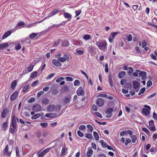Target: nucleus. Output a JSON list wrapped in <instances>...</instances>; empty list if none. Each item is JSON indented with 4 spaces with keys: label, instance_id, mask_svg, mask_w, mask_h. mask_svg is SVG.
I'll return each instance as SVG.
<instances>
[{
    "label": "nucleus",
    "instance_id": "f257e3e1",
    "mask_svg": "<svg viewBox=\"0 0 157 157\" xmlns=\"http://www.w3.org/2000/svg\"><path fill=\"white\" fill-rule=\"evenodd\" d=\"M96 44L100 49L104 52L106 51L107 43L105 40H103L101 42H97Z\"/></svg>",
    "mask_w": 157,
    "mask_h": 157
},
{
    "label": "nucleus",
    "instance_id": "f03ea898",
    "mask_svg": "<svg viewBox=\"0 0 157 157\" xmlns=\"http://www.w3.org/2000/svg\"><path fill=\"white\" fill-rule=\"evenodd\" d=\"M16 121L19 122L18 118L14 115L13 116L10 124V127H12L14 129H16L17 127V124Z\"/></svg>",
    "mask_w": 157,
    "mask_h": 157
},
{
    "label": "nucleus",
    "instance_id": "7ed1b4c3",
    "mask_svg": "<svg viewBox=\"0 0 157 157\" xmlns=\"http://www.w3.org/2000/svg\"><path fill=\"white\" fill-rule=\"evenodd\" d=\"M144 106L146 108L143 109L142 113L145 116H148L150 114L151 108L150 106L147 105H145Z\"/></svg>",
    "mask_w": 157,
    "mask_h": 157
},
{
    "label": "nucleus",
    "instance_id": "20e7f679",
    "mask_svg": "<svg viewBox=\"0 0 157 157\" xmlns=\"http://www.w3.org/2000/svg\"><path fill=\"white\" fill-rule=\"evenodd\" d=\"M120 33L119 32H114L111 33L108 38L109 42L111 43H112L115 36Z\"/></svg>",
    "mask_w": 157,
    "mask_h": 157
},
{
    "label": "nucleus",
    "instance_id": "39448f33",
    "mask_svg": "<svg viewBox=\"0 0 157 157\" xmlns=\"http://www.w3.org/2000/svg\"><path fill=\"white\" fill-rule=\"evenodd\" d=\"M9 147L8 145H7L5 148L2 151V155L5 156L7 155L8 156H10L11 154L12 151H9Z\"/></svg>",
    "mask_w": 157,
    "mask_h": 157
},
{
    "label": "nucleus",
    "instance_id": "423d86ee",
    "mask_svg": "<svg viewBox=\"0 0 157 157\" xmlns=\"http://www.w3.org/2000/svg\"><path fill=\"white\" fill-rule=\"evenodd\" d=\"M88 50L91 56H94L96 54V48L92 45L90 46L88 48Z\"/></svg>",
    "mask_w": 157,
    "mask_h": 157
},
{
    "label": "nucleus",
    "instance_id": "0eeeda50",
    "mask_svg": "<svg viewBox=\"0 0 157 157\" xmlns=\"http://www.w3.org/2000/svg\"><path fill=\"white\" fill-rule=\"evenodd\" d=\"M105 102V99L102 98H99L96 100V104L99 107L103 106Z\"/></svg>",
    "mask_w": 157,
    "mask_h": 157
},
{
    "label": "nucleus",
    "instance_id": "6e6552de",
    "mask_svg": "<svg viewBox=\"0 0 157 157\" xmlns=\"http://www.w3.org/2000/svg\"><path fill=\"white\" fill-rule=\"evenodd\" d=\"M113 111V109L111 108H109L106 109L105 113L107 114L106 117H111L112 115V113Z\"/></svg>",
    "mask_w": 157,
    "mask_h": 157
},
{
    "label": "nucleus",
    "instance_id": "1a4fd4ad",
    "mask_svg": "<svg viewBox=\"0 0 157 157\" xmlns=\"http://www.w3.org/2000/svg\"><path fill=\"white\" fill-rule=\"evenodd\" d=\"M63 57H60L58 59V60L60 62H64L66 60L68 61L69 58L67 54H64Z\"/></svg>",
    "mask_w": 157,
    "mask_h": 157
},
{
    "label": "nucleus",
    "instance_id": "9d476101",
    "mask_svg": "<svg viewBox=\"0 0 157 157\" xmlns=\"http://www.w3.org/2000/svg\"><path fill=\"white\" fill-rule=\"evenodd\" d=\"M9 112L8 109L7 108H4L2 110L1 113V117L2 118H5L8 113Z\"/></svg>",
    "mask_w": 157,
    "mask_h": 157
},
{
    "label": "nucleus",
    "instance_id": "9b49d317",
    "mask_svg": "<svg viewBox=\"0 0 157 157\" xmlns=\"http://www.w3.org/2000/svg\"><path fill=\"white\" fill-rule=\"evenodd\" d=\"M25 23L24 22L21 21L19 22L13 29V30L15 31L17 29L22 28L24 25Z\"/></svg>",
    "mask_w": 157,
    "mask_h": 157
},
{
    "label": "nucleus",
    "instance_id": "f8f14e48",
    "mask_svg": "<svg viewBox=\"0 0 157 157\" xmlns=\"http://www.w3.org/2000/svg\"><path fill=\"white\" fill-rule=\"evenodd\" d=\"M41 109V106L38 104L34 105L32 107V110L36 112L40 111Z\"/></svg>",
    "mask_w": 157,
    "mask_h": 157
},
{
    "label": "nucleus",
    "instance_id": "ddd939ff",
    "mask_svg": "<svg viewBox=\"0 0 157 157\" xmlns=\"http://www.w3.org/2000/svg\"><path fill=\"white\" fill-rule=\"evenodd\" d=\"M77 94L78 96L81 95L83 96L84 94V91L82 90V86H80L77 90Z\"/></svg>",
    "mask_w": 157,
    "mask_h": 157
},
{
    "label": "nucleus",
    "instance_id": "4468645a",
    "mask_svg": "<svg viewBox=\"0 0 157 157\" xmlns=\"http://www.w3.org/2000/svg\"><path fill=\"white\" fill-rule=\"evenodd\" d=\"M114 78V76L111 73H109L108 75V81L111 86H113V79Z\"/></svg>",
    "mask_w": 157,
    "mask_h": 157
},
{
    "label": "nucleus",
    "instance_id": "2eb2a0df",
    "mask_svg": "<svg viewBox=\"0 0 157 157\" xmlns=\"http://www.w3.org/2000/svg\"><path fill=\"white\" fill-rule=\"evenodd\" d=\"M59 61L55 59H53L52 60V64L56 67H60L62 65V64L60 63Z\"/></svg>",
    "mask_w": 157,
    "mask_h": 157
},
{
    "label": "nucleus",
    "instance_id": "dca6fc26",
    "mask_svg": "<svg viewBox=\"0 0 157 157\" xmlns=\"http://www.w3.org/2000/svg\"><path fill=\"white\" fill-rule=\"evenodd\" d=\"M71 99V96L70 95H69L68 96L66 97L64 101V103L65 104L69 103L70 102Z\"/></svg>",
    "mask_w": 157,
    "mask_h": 157
},
{
    "label": "nucleus",
    "instance_id": "f3484780",
    "mask_svg": "<svg viewBox=\"0 0 157 157\" xmlns=\"http://www.w3.org/2000/svg\"><path fill=\"white\" fill-rule=\"evenodd\" d=\"M18 95V93L17 91H15L11 95L10 97V99L11 101L14 100Z\"/></svg>",
    "mask_w": 157,
    "mask_h": 157
},
{
    "label": "nucleus",
    "instance_id": "a211bd4d",
    "mask_svg": "<svg viewBox=\"0 0 157 157\" xmlns=\"http://www.w3.org/2000/svg\"><path fill=\"white\" fill-rule=\"evenodd\" d=\"M60 12V11L59 10V9H55L49 14V16L50 17H52L56 14L59 13Z\"/></svg>",
    "mask_w": 157,
    "mask_h": 157
},
{
    "label": "nucleus",
    "instance_id": "6ab92c4d",
    "mask_svg": "<svg viewBox=\"0 0 157 157\" xmlns=\"http://www.w3.org/2000/svg\"><path fill=\"white\" fill-rule=\"evenodd\" d=\"M12 32V31L11 30L8 31L6 32L4 35L2 36V39L4 40L5 38H6L8 36L11 35Z\"/></svg>",
    "mask_w": 157,
    "mask_h": 157
},
{
    "label": "nucleus",
    "instance_id": "aec40b11",
    "mask_svg": "<svg viewBox=\"0 0 157 157\" xmlns=\"http://www.w3.org/2000/svg\"><path fill=\"white\" fill-rule=\"evenodd\" d=\"M57 115V114L55 113H47L45 114V116L48 118H53L55 117Z\"/></svg>",
    "mask_w": 157,
    "mask_h": 157
},
{
    "label": "nucleus",
    "instance_id": "412c9836",
    "mask_svg": "<svg viewBox=\"0 0 157 157\" xmlns=\"http://www.w3.org/2000/svg\"><path fill=\"white\" fill-rule=\"evenodd\" d=\"M70 44L69 42L67 40H64L62 43V46L64 47H67Z\"/></svg>",
    "mask_w": 157,
    "mask_h": 157
},
{
    "label": "nucleus",
    "instance_id": "4be33fe9",
    "mask_svg": "<svg viewBox=\"0 0 157 157\" xmlns=\"http://www.w3.org/2000/svg\"><path fill=\"white\" fill-rule=\"evenodd\" d=\"M88 151L86 152V156L88 157H90L93 153V151L91 147L88 148Z\"/></svg>",
    "mask_w": 157,
    "mask_h": 157
},
{
    "label": "nucleus",
    "instance_id": "5701e85b",
    "mask_svg": "<svg viewBox=\"0 0 157 157\" xmlns=\"http://www.w3.org/2000/svg\"><path fill=\"white\" fill-rule=\"evenodd\" d=\"M146 73L145 72L141 71L139 73V75L140 77H142V79H144L146 78Z\"/></svg>",
    "mask_w": 157,
    "mask_h": 157
},
{
    "label": "nucleus",
    "instance_id": "b1692460",
    "mask_svg": "<svg viewBox=\"0 0 157 157\" xmlns=\"http://www.w3.org/2000/svg\"><path fill=\"white\" fill-rule=\"evenodd\" d=\"M133 86L135 89H137V88H139L140 84L137 81H134L133 82Z\"/></svg>",
    "mask_w": 157,
    "mask_h": 157
},
{
    "label": "nucleus",
    "instance_id": "393cba45",
    "mask_svg": "<svg viewBox=\"0 0 157 157\" xmlns=\"http://www.w3.org/2000/svg\"><path fill=\"white\" fill-rule=\"evenodd\" d=\"M126 74V72L124 71L120 72L118 74V77L120 78H121L124 76Z\"/></svg>",
    "mask_w": 157,
    "mask_h": 157
},
{
    "label": "nucleus",
    "instance_id": "a878e982",
    "mask_svg": "<svg viewBox=\"0 0 157 157\" xmlns=\"http://www.w3.org/2000/svg\"><path fill=\"white\" fill-rule=\"evenodd\" d=\"M63 16L64 17L68 19L69 21H70L71 17V15L70 13H63Z\"/></svg>",
    "mask_w": 157,
    "mask_h": 157
},
{
    "label": "nucleus",
    "instance_id": "bb28decb",
    "mask_svg": "<svg viewBox=\"0 0 157 157\" xmlns=\"http://www.w3.org/2000/svg\"><path fill=\"white\" fill-rule=\"evenodd\" d=\"M17 84V81L16 80L12 81L11 84V87L12 89H14L16 86Z\"/></svg>",
    "mask_w": 157,
    "mask_h": 157
},
{
    "label": "nucleus",
    "instance_id": "cd10ccee",
    "mask_svg": "<svg viewBox=\"0 0 157 157\" xmlns=\"http://www.w3.org/2000/svg\"><path fill=\"white\" fill-rule=\"evenodd\" d=\"M8 124L7 122H4L2 123V128L4 131L6 130L7 127H8Z\"/></svg>",
    "mask_w": 157,
    "mask_h": 157
},
{
    "label": "nucleus",
    "instance_id": "c85d7f7f",
    "mask_svg": "<svg viewBox=\"0 0 157 157\" xmlns=\"http://www.w3.org/2000/svg\"><path fill=\"white\" fill-rule=\"evenodd\" d=\"M61 41V40L60 39H58L54 41L52 47H55L59 45Z\"/></svg>",
    "mask_w": 157,
    "mask_h": 157
},
{
    "label": "nucleus",
    "instance_id": "c756f323",
    "mask_svg": "<svg viewBox=\"0 0 157 157\" xmlns=\"http://www.w3.org/2000/svg\"><path fill=\"white\" fill-rule=\"evenodd\" d=\"M8 46V44L7 42H6L4 44H0V49H2L4 48H6Z\"/></svg>",
    "mask_w": 157,
    "mask_h": 157
},
{
    "label": "nucleus",
    "instance_id": "7c9ffc66",
    "mask_svg": "<svg viewBox=\"0 0 157 157\" xmlns=\"http://www.w3.org/2000/svg\"><path fill=\"white\" fill-rule=\"evenodd\" d=\"M102 147L103 148L106 147L107 146V144L103 140H101L100 141Z\"/></svg>",
    "mask_w": 157,
    "mask_h": 157
},
{
    "label": "nucleus",
    "instance_id": "2f4dec72",
    "mask_svg": "<svg viewBox=\"0 0 157 157\" xmlns=\"http://www.w3.org/2000/svg\"><path fill=\"white\" fill-rule=\"evenodd\" d=\"M85 136L86 138L89 139H92L93 138L92 135L89 133H87L85 134Z\"/></svg>",
    "mask_w": 157,
    "mask_h": 157
},
{
    "label": "nucleus",
    "instance_id": "473e14b6",
    "mask_svg": "<svg viewBox=\"0 0 157 157\" xmlns=\"http://www.w3.org/2000/svg\"><path fill=\"white\" fill-rule=\"evenodd\" d=\"M93 135H94V136L95 139L96 140H99V136L98 135V134L95 131H94L93 132Z\"/></svg>",
    "mask_w": 157,
    "mask_h": 157
},
{
    "label": "nucleus",
    "instance_id": "72a5a7b5",
    "mask_svg": "<svg viewBox=\"0 0 157 157\" xmlns=\"http://www.w3.org/2000/svg\"><path fill=\"white\" fill-rule=\"evenodd\" d=\"M45 66H46V64L44 63H42L41 66L39 68V70H41V71H40V73H42L43 70L45 67Z\"/></svg>",
    "mask_w": 157,
    "mask_h": 157
},
{
    "label": "nucleus",
    "instance_id": "f704fd0d",
    "mask_svg": "<svg viewBox=\"0 0 157 157\" xmlns=\"http://www.w3.org/2000/svg\"><path fill=\"white\" fill-rule=\"evenodd\" d=\"M49 102V100L47 98L44 99L42 101V103L44 105L48 104Z\"/></svg>",
    "mask_w": 157,
    "mask_h": 157
},
{
    "label": "nucleus",
    "instance_id": "c9c22d12",
    "mask_svg": "<svg viewBox=\"0 0 157 157\" xmlns=\"http://www.w3.org/2000/svg\"><path fill=\"white\" fill-rule=\"evenodd\" d=\"M40 116V113L36 114L34 115L33 116L31 117V118L33 120H34L36 119Z\"/></svg>",
    "mask_w": 157,
    "mask_h": 157
},
{
    "label": "nucleus",
    "instance_id": "e433bc0d",
    "mask_svg": "<svg viewBox=\"0 0 157 157\" xmlns=\"http://www.w3.org/2000/svg\"><path fill=\"white\" fill-rule=\"evenodd\" d=\"M33 66L32 64H30L27 67V70L29 72H31L33 70Z\"/></svg>",
    "mask_w": 157,
    "mask_h": 157
},
{
    "label": "nucleus",
    "instance_id": "4c0bfd02",
    "mask_svg": "<svg viewBox=\"0 0 157 157\" xmlns=\"http://www.w3.org/2000/svg\"><path fill=\"white\" fill-rule=\"evenodd\" d=\"M37 72L36 71H33L31 74L30 77L32 78H34L37 75Z\"/></svg>",
    "mask_w": 157,
    "mask_h": 157
},
{
    "label": "nucleus",
    "instance_id": "58836bf2",
    "mask_svg": "<svg viewBox=\"0 0 157 157\" xmlns=\"http://www.w3.org/2000/svg\"><path fill=\"white\" fill-rule=\"evenodd\" d=\"M128 75H131L133 71V70L132 67H128Z\"/></svg>",
    "mask_w": 157,
    "mask_h": 157
},
{
    "label": "nucleus",
    "instance_id": "ea45409f",
    "mask_svg": "<svg viewBox=\"0 0 157 157\" xmlns=\"http://www.w3.org/2000/svg\"><path fill=\"white\" fill-rule=\"evenodd\" d=\"M126 39L128 41H131L132 40V36L130 34H128L126 36Z\"/></svg>",
    "mask_w": 157,
    "mask_h": 157
},
{
    "label": "nucleus",
    "instance_id": "a19ab883",
    "mask_svg": "<svg viewBox=\"0 0 157 157\" xmlns=\"http://www.w3.org/2000/svg\"><path fill=\"white\" fill-rule=\"evenodd\" d=\"M16 157H20L19 149L18 147H16Z\"/></svg>",
    "mask_w": 157,
    "mask_h": 157
},
{
    "label": "nucleus",
    "instance_id": "79ce46f5",
    "mask_svg": "<svg viewBox=\"0 0 157 157\" xmlns=\"http://www.w3.org/2000/svg\"><path fill=\"white\" fill-rule=\"evenodd\" d=\"M130 137L132 138V143H135L137 139L136 136L135 135H133V136H131Z\"/></svg>",
    "mask_w": 157,
    "mask_h": 157
},
{
    "label": "nucleus",
    "instance_id": "37998d69",
    "mask_svg": "<svg viewBox=\"0 0 157 157\" xmlns=\"http://www.w3.org/2000/svg\"><path fill=\"white\" fill-rule=\"evenodd\" d=\"M145 88L144 87L142 88L140 90V91L139 92V93H138V94L139 95H140L141 94H143L144 92H145Z\"/></svg>",
    "mask_w": 157,
    "mask_h": 157
},
{
    "label": "nucleus",
    "instance_id": "c03bdc74",
    "mask_svg": "<svg viewBox=\"0 0 157 157\" xmlns=\"http://www.w3.org/2000/svg\"><path fill=\"white\" fill-rule=\"evenodd\" d=\"M83 38L84 39L88 40L90 38V36L89 35L86 34L84 36H83Z\"/></svg>",
    "mask_w": 157,
    "mask_h": 157
},
{
    "label": "nucleus",
    "instance_id": "a18cd8bd",
    "mask_svg": "<svg viewBox=\"0 0 157 157\" xmlns=\"http://www.w3.org/2000/svg\"><path fill=\"white\" fill-rule=\"evenodd\" d=\"M53 28L52 26V25H51L47 29L44 30L43 32H45V33H47L51 29H53Z\"/></svg>",
    "mask_w": 157,
    "mask_h": 157
},
{
    "label": "nucleus",
    "instance_id": "49530a36",
    "mask_svg": "<svg viewBox=\"0 0 157 157\" xmlns=\"http://www.w3.org/2000/svg\"><path fill=\"white\" fill-rule=\"evenodd\" d=\"M40 125L43 128H45L47 127L48 124L47 123H43L40 124Z\"/></svg>",
    "mask_w": 157,
    "mask_h": 157
},
{
    "label": "nucleus",
    "instance_id": "de8ad7c7",
    "mask_svg": "<svg viewBox=\"0 0 157 157\" xmlns=\"http://www.w3.org/2000/svg\"><path fill=\"white\" fill-rule=\"evenodd\" d=\"M80 84L79 81L78 80H76L74 82V85L75 86H78Z\"/></svg>",
    "mask_w": 157,
    "mask_h": 157
},
{
    "label": "nucleus",
    "instance_id": "09e8293b",
    "mask_svg": "<svg viewBox=\"0 0 157 157\" xmlns=\"http://www.w3.org/2000/svg\"><path fill=\"white\" fill-rule=\"evenodd\" d=\"M37 35V34L35 33H33L29 36L30 38L33 39Z\"/></svg>",
    "mask_w": 157,
    "mask_h": 157
},
{
    "label": "nucleus",
    "instance_id": "8fccbe9b",
    "mask_svg": "<svg viewBox=\"0 0 157 157\" xmlns=\"http://www.w3.org/2000/svg\"><path fill=\"white\" fill-rule=\"evenodd\" d=\"M142 47L143 48H144L145 46L147 45V43L146 41L145 40H144L142 41Z\"/></svg>",
    "mask_w": 157,
    "mask_h": 157
},
{
    "label": "nucleus",
    "instance_id": "3c124183",
    "mask_svg": "<svg viewBox=\"0 0 157 157\" xmlns=\"http://www.w3.org/2000/svg\"><path fill=\"white\" fill-rule=\"evenodd\" d=\"M29 86L28 84L27 86H25L22 90V91L23 92H25L27 90L29 89Z\"/></svg>",
    "mask_w": 157,
    "mask_h": 157
},
{
    "label": "nucleus",
    "instance_id": "603ef678",
    "mask_svg": "<svg viewBox=\"0 0 157 157\" xmlns=\"http://www.w3.org/2000/svg\"><path fill=\"white\" fill-rule=\"evenodd\" d=\"M94 113L98 117L100 118H102V115L99 112H95Z\"/></svg>",
    "mask_w": 157,
    "mask_h": 157
},
{
    "label": "nucleus",
    "instance_id": "864d4df0",
    "mask_svg": "<svg viewBox=\"0 0 157 157\" xmlns=\"http://www.w3.org/2000/svg\"><path fill=\"white\" fill-rule=\"evenodd\" d=\"M82 12V11L81 10H78L76 11L75 12V13L76 14V15L75 17H77L78 15H79L80 13Z\"/></svg>",
    "mask_w": 157,
    "mask_h": 157
},
{
    "label": "nucleus",
    "instance_id": "5fc2aeb1",
    "mask_svg": "<svg viewBox=\"0 0 157 157\" xmlns=\"http://www.w3.org/2000/svg\"><path fill=\"white\" fill-rule=\"evenodd\" d=\"M76 51H77V53L79 55H82L84 53V51L83 50H76Z\"/></svg>",
    "mask_w": 157,
    "mask_h": 157
},
{
    "label": "nucleus",
    "instance_id": "6e6d98bb",
    "mask_svg": "<svg viewBox=\"0 0 157 157\" xmlns=\"http://www.w3.org/2000/svg\"><path fill=\"white\" fill-rule=\"evenodd\" d=\"M131 140L130 139H127L124 142V144L126 145H127L128 144V143H131Z\"/></svg>",
    "mask_w": 157,
    "mask_h": 157
},
{
    "label": "nucleus",
    "instance_id": "4d7b16f0",
    "mask_svg": "<svg viewBox=\"0 0 157 157\" xmlns=\"http://www.w3.org/2000/svg\"><path fill=\"white\" fill-rule=\"evenodd\" d=\"M87 127L89 129L90 132H93V128L90 125H87Z\"/></svg>",
    "mask_w": 157,
    "mask_h": 157
},
{
    "label": "nucleus",
    "instance_id": "13d9d810",
    "mask_svg": "<svg viewBox=\"0 0 157 157\" xmlns=\"http://www.w3.org/2000/svg\"><path fill=\"white\" fill-rule=\"evenodd\" d=\"M15 129H14L13 128H11V127H10V129H9V132H10L12 134H13L15 133Z\"/></svg>",
    "mask_w": 157,
    "mask_h": 157
},
{
    "label": "nucleus",
    "instance_id": "bf43d9fd",
    "mask_svg": "<svg viewBox=\"0 0 157 157\" xmlns=\"http://www.w3.org/2000/svg\"><path fill=\"white\" fill-rule=\"evenodd\" d=\"M99 97L104 98H107V95L104 94H101L97 96V97Z\"/></svg>",
    "mask_w": 157,
    "mask_h": 157
},
{
    "label": "nucleus",
    "instance_id": "052dcab7",
    "mask_svg": "<svg viewBox=\"0 0 157 157\" xmlns=\"http://www.w3.org/2000/svg\"><path fill=\"white\" fill-rule=\"evenodd\" d=\"M58 91L56 89L52 90V93L53 95H55L58 93Z\"/></svg>",
    "mask_w": 157,
    "mask_h": 157
},
{
    "label": "nucleus",
    "instance_id": "680f3d73",
    "mask_svg": "<svg viewBox=\"0 0 157 157\" xmlns=\"http://www.w3.org/2000/svg\"><path fill=\"white\" fill-rule=\"evenodd\" d=\"M142 130L143 131L146 132L147 134L149 133V131L146 128H142Z\"/></svg>",
    "mask_w": 157,
    "mask_h": 157
},
{
    "label": "nucleus",
    "instance_id": "e2e57ef3",
    "mask_svg": "<svg viewBox=\"0 0 157 157\" xmlns=\"http://www.w3.org/2000/svg\"><path fill=\"white\" fill-rule=\"evenodd\" d=\"M51 149L50 147H48L46 148L45 150H44V151H42L45 154H46Z\"/></svg>",
    "mask_w": 157,
    "mask_h": 157
},
{
    "label": "nucleus",
    "instance_id": "0e129e2a",
    "mask_svg": "<svg viewBox=\"0 0 157 157\" xmlns=\"http://www.w3.org/2000/svg\"><path fill=\"white\" fill-rule=\"evenodd\" d=\"M44 92L43 91H41L38 92L37 94V96L38 97H40L41 95L44 94Z\"/></svg>",
    "mask_w": 157,
    "mask_h": 157
},
{
    "label": "nucleus",
    "instance_id": "69168bd1",
    "mask_svg": "<svg viewBox=\"0 0 157 157\" xmlns=\"http://www.w3.org/2000/svg\"><path fill=\"white\" fill-rule=\"evenodd\" d=\"M35 101V99L33 98H31L30 99H29L28 101V102L29 103H32V102L34 101Z\"/></svg>",
    "mask_w": 157,
    "mask_h": 157
},
{
    "label": "nucleus",
    "instance_id": "338daca9",
    "mask_svg": "<svg viewBox=\"0 0 157 157\" xmlns=\"http://www.w3.org/2000/svg\"><path fill=\"white\" fill-rule=\"evenodd\" d=\"M77 133L78 136L80 137H82L83 136V134L80 130L78 131Z\"/></svg>",
    "mask_w": 157,
    "mask_h": 157
},
{
    "label": "nucleus",
    "instance_id": "774afa93",
    "mask_svg": "<svg viewBox=\"0 0 157 157\" xmlns=\"http://www.w3.org/2000/svg\"><path fill=\"white\" fill-rule=\"evenodd\" d=\"M153 119L155 120H157V114L155 112H154L153 113Z\"/></svg>",
    "mask_w": 157,
    "mask_h": 157
}]
</instances>
